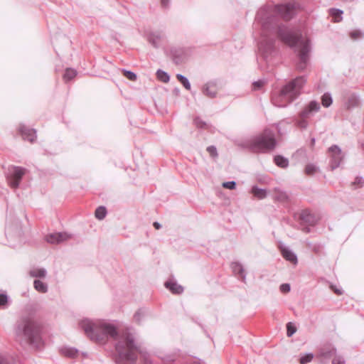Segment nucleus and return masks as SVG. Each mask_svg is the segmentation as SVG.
<instances>
[{
	"label": "nucleus",
	"instance_id": "49530a36",
	"mask_svg": "<svg viewBox=\"0 0 364 364\" xmlns=\"http://www.w3.org/2000/svg\"><path fill=\"white\" fill-rule=\"evenodd\" d=\"M141 316L142 313L140 311H139L134 314V318L137 322H139L141 321Z\"/></svg>",
	"mask_w": 364,
	"mask_h": 364
},
{
	"label": "nucleus",
	"instance_id": "7ed1b4c3",
	"mask_svg": "<svg viewBox=\"0 0 364 364\" xmlns=\"http://www.w3.org/2000/svg\"><path fill=\"white\" fill-rule=\"evenodd\" d=\"M80 327L85 331L86 335L92 341L99 343H105L109 337L117 338L116 327L105 321H92L89 319L82 320Z\"/></svg>",
	"mask_w": 364,
	"mask_h": 364
},
{
	"label": "nucleus",
	"instance_id": "f3484780",
	"mask_svg": "<svg viewBox=\"0 0 364 364\" xmlns=\"http://www.w3.org/2000/svg\"><path fill=\"white\" fill-rule=\"evenodd\" d=\"M274 199L281 203H284L289 200V195L284 191L279 188H275L273 190Z\"/></svg>",
	"mask_w": 364,
	"mask_h": 364
},
{
	"label": "nucleus",
	"instance_id": "de8ad7c7",
	"mask_svg": "<svg viewBox=\"0 0 364 364\" xmlns=\"http://www.w3.org/2000/svg\"><path fill=\"white\" fill-rule=\"evenodd\" d=\"M0 364H9L6 358L2 355H0Z\"/></svg>",
	"mask_w": 364,
	"mask_h": 364
},
{
	"label": "nucleus",
	"instance_id": "7c9ffc66",
	"mask_svg": "<svg viewBox=\"0 0 364 364\" xmlns=\"http://www.w3.org/2000/svg\"><path fill=\"white\" fill-rule=\"evenodd\" d=\"M318 171V168L313 164H307L305 168L306 174L309 175V176L314 175Z\"/></svg>",
	"mask_w": 364,
	"mask_h": 364
},
{
	"label": "nucleus",
	"instance_id": "f704fd0d",
	"mask_svg": "<svg viewBox=\"0 0 364 364\" xmlns=\"http://www.w3.org/2000/svg\"><path fill=\"white\" fill-rule=\"evenodd\" d=\"M296 331V327L291 323H288L287 325V335L291 337Z\"/></svg>",
	"mask_w": 364,
	"mask_h": 364
},
{
	"label": "nucleus",
	"instance_id": "20e7f679",
	"mask_svg": "<svg viewBox=\"0 0 364 364\" xmlns=\"http://www.w3.org/2000/svg\"><path fill=\"white\" fill-rule=\"evenodd\" d=\"M15 334L19 341L39 348L43 346L38 324L28 317L21 318L16 324Z\"/></svg>",
	"mask_w": 364,
	"mask_h": 364
},
{
	"label": "nucleus",
	"instance_id": "39448f33",
	"mask_svg": "<svg viewBox=\"0 0 364 364\" xmlns=\"http://www.w3.org/2000/svg\"><path fill=\"white\" fill-rule=\"evenodd\" d=\"M306 82L305 76L296 77L284 86L277 95L272 96V103L279 107H286L301 94V90Z\"/></svg>",
	"mask_w": 364,
	"mask_h": 364
},
{
	"label": "nucleus",
	"instance_id": "c9c22d12",
	"mask_svg": "<svg viewBox=\"0 0 364 364\" xmlns=\"http://www.w3.org/2000/svg\"><path fill=\"white\" fill-rule=\"evenodd\" d=\"M123 73H124V75L129 80H132V81H134L136 80V75L132 72V71H129V70H123Z\"/></svg>",
	"mask_w": 364,
	"mask_h": 364
},
{
	"label": "nucleus",
	"instance_id": "4c0bfd02",
	"mask_svg": "<svg viewBox=\"0 0 364 364\" xmlns=\"http://www.w3.org/2000/svg\"><path fill=\"white\" fill-rule=\"evenodd\" d=\"M207 151L213 158H216L218 156L217 149L214 146H208L207 147Z\"/></svg>",
	"mask_w": 364,
	"mask_h": 364
},
{
	"label": "nucleus",
	"instance_id": "b1692460",
	"mask_svg": "<svg viewBox=\"0 0 364 364\" xmlns=\"http://www.w3.org/2000/svg\"><path fill=\"white\" fill-rule=\"evenodd\" d=\"M61 352L63 355L70 358H75L78 353V350L76 348L70 347L63 348Z\"/></svg>",
	"mask_w": 364,
	"mask_h": 364
},
{
	"label": "nucleus",
	"instance_id": "37998d69",
	"mask_svg": "<svg viewBox=\"0 0 364 364\" xmlns=\"http://www.w3.org/2000/svg\"><path fill=\"white\" fill-rule=\"evenodd\" d=\"M291 289L290 285L289 284H282L280 286V291L283 293H288Z\"/></svg>",
	"mask_w": 364,
	"mask_h": 364
},
{
	"label": "nucleus",
	"instance_id": "09e8293b",
	"mask_svg": "<svg viewBox=\"0 0 364 364\" xmlns=\"http://www.w3.org/2000/svg\"><path fill=\"white\" fill-rule=\"evenodd\" d=\"M170 0H161V6L164 8L168 7Z\"/></svg>",
	"mask_w": 364,
	"mask_h": 364
},
{
	"label": "nucleus",
	"instance_id": "a19ab883",
	"mask_svg": "<svg viewBox=\"0 0 364 364\" xmlns=\"http://www.w3.org/2000/svg\"><path fill=\"white\" fill-rule=\"evenodd\" d=\"M332 364H346V362L341 356L336 355L333 358Z\"/></svg>",
	"mask_w": 364,
	"mask_h": 364
},
{
	"label": "nucleus",
	"instance_id": "72a5a7b5",
	"mask_svg": "<svg viewBox=\"0 0 364 364\" xmlns=\"http://www.w3.org/2000/svg\"><path fill=\"white\" fill-rule=\"evenodd\" d=\"M161 360L164 364H172L176 360L174 355H166L161 357Z\"/></svg>",
	"mask_w": 364,
	"mask_h": 364
},
{
	"label": "nucleus",
	"instance_id": "a211bd4d",
	"mask_svg": "<svg viewBox=\"0 0 364 364\" xmlns=\"http://www.w3.org/2000/svg\"><path fill=\"white\" fill-rule=\"evenodd\" d=\"M360 100L358 97L355 94H350L348 96L345 102V106L347 109H352L358 107Z\"/></svg>",
	"mask_w": 364,
	"mask_h": 364
},
{
	"label": "nucleus",
	"instance_id": "9d476101",
	"mask_svg": "<svg viewBox=\"0 0 364 364\" xmlns=\"http://www.w3.org/2000/svg\"><path fill=\"white\" fill-rule=\"evenodd\" d=\"M70 237V235L66 232H59L48 235L46 237V240L50 244H59L69 240Z\"/></svg>",
	"mask_w": 364,
	"mask_h": 364
},
{
	"label": "nucleus",
	"instance_id": "473e14b6",
	"mask_svg": "<svg viewBox=\"0 0 364 364\" xmlns=\"http://www.w3.org/2000/svg\"><path fill=\"white\" fill-rule=\"evenodd\" d=\"M364 185V180L362 177L357 176L355 178V181L352 182L351 186L354 187V188H361Z\"/></svg>",
	"mask_w": 364,
	"mask_h": 364
},
{
	"label": "nucleus",
	"instance_id": "5701e85b",
	"mask_svg": "<svg viewBox=\"0 0 364 364\" xmlns=\"http://www.w3.org/2000/svg\"><path fill=\"white\" fill-rule=\"evenodd\" d=\"M274 161L281 168H287L289 165L288 159L280 155L274 156Z\"/></svg>",
	"mask_w": 364,
	"mask_h": 364
},
{
	"label": "nucleus",
	"instance_id": "393cba45",
	"mask_svg": "<svg viewBox=\"0 0 364 364\" xmlns=\"http://www.w3.org/2000/svg\"><path fill=\"white\" fill-rule=\"evenodd\" d=\"M329 13L333 18L335 22H340L342 20L343 11L338 9H331Z\"/></svg>",
	"mask_w": 364,
	"mask_h": 364
},
{
	"label": "nucleus",
	"instance_id": "bb28decb",
	"mask_svg": "<svg viewBox=\"0 0 364 364\" xmlns=\"http://www.w3.org/2000/svg\"><path fill=\"white\" fill-rule=\"evenodd\" d=\"M156 76L157 78L163 82H168L170 80V77L168 73L160 69L156 71Z\"/></svg>",
	"mask_w": 364,
	"mask_h": 364
},
{
	"label": "nucleus",
	"instance_id": "1a4fd4ad",
	"mask_svg": "<svg viewBox=\"0 0 364 364\" xmlns=\"http://www.w3.org/2000/svg\"><path fill=\"white\" fill-rule=\"evenodd\" d=\"M321 108L320 104L315 101H311L299 113V117L310 118L313 117Z\"/></svg>",
	"mask_w": 364,
	"mask_h": 364
},
{
	"label": "nucleus",
	"instance_id": "ddd939ff",
	"mask_svg": "<svg viewBox=\"0 0 364 364\" xmlns=\"http://www.w3.org/2000/svg\"><path fill=\"white\" fill-rule=\"evenodd\" d=\"M299 219L304 223L309 225H314L317 222V218L308 210H304L301 213Z\"/></svg>",
	"mask_w": 364,
	"mask_h": 364
},
{
	"label": "nucleus",
	"instance_id": "4be33fe9",
	"mask_svg": "<svg viewBox=\"0 0 364 364\" xmlns=\"http://www.w3.org/2000/svg\"><path fill=\"white\" fill-rule=\"evenodd\" d=\"M34 288L36 291L41 293H46L48 291V285L41 280L36 279L33 282Z\"/></svg>",
	"mask_w": 364,
	"mask_h": 364
},
{
	"label": "nucleus",
	"instance_id": "79ce46f5",
	"mask_svg": "<svg viewBox=\"0 0 364 364\" xmlns=\"http://www.w3.org/2000/svg\"><path fill=\"white\" fill-rule=\"evenodd\" d=\"M351 38L356 40L363 36V33L360 31H354L350 33Z\"/></svg>",
	"mask_w": 364,
	"mask_h": 364
},
{
	"label": "nucleus",
	"instance_id": "a878e982",
	"mask_svg": "<svg viewBox=\"0 0 364 364\" xmlns=\"http://www.w3.org/2000/svg\"><path fill=\"white\" fill-rule=\"evenodd\" d=\"M177 80L183 85V87L188 90H191V84L186 77L181 74H177L176 75Z\"/></svg>",
	"mask_w": 364,
	"mask_h": 364
},
{
	"label": "nucleus",
	"instance_id": "864d4df0",
	"mask_svg": "<svg viewBox=\"0 0 364 364\" xmlns=\"http://www.w3.org/2000/svg\"><path fill=\"white\" fill-rule=\"evenodd\" d=\"M304 231H305V232H309V228H305L304 229Z\"/></svg>",
	"mask_w": 364,
	"mask_h": 364
},
{
	"label": "nucleus",
	"instance_id": "8fccbe9b",
	"mask_svg": "<svg viewBox=\"0 0 364 364\" xmlns=\"http://www.w3.org/2000/svg\"><path fill=\"white\" fill-rule=\"evenodd\" d=\"M154 226L156 230H159L161 228V225L158 222H154Z\"/></svg>",
	"mask_w": 364,
	"mask_h": 364
},
{
	"label": "nucleus",
	"instance_id": "6ab92c4d",
	"mask_svg": "<svg viewBox=\"0 0 364 364\" xmlns=\"http://www.w3.org/2000/svg\"><path fill=\"white\" fill-rule=\"evenodd\" d=\"M282 255L287 260L295 264L297 262L296 255L290 249L287 247L282 248Z\"/></svg>",
	"mask_w": 364,
	"mask_h": 364
},
{
	"label": "nucleus",
	"instance_id": "6e6552de",
	"mask_svg": "<svg viewBox=\"0 0 364 364\" xmlns=\"http://www.w3.org/2000/svg\"><path fill=\"white\" fill-rule=\"evenodd\" d=\"M330 161L329 166L331 170L338 168L344 159V154L341 149L337 145H332L328 149Z\"/></svg>",
	"mask_w": 364,
	"mask_h": 364
},
{
	"label": "nucleus",
	"instance_id": "e433bc0d",
	"mask_svg": "<svg viewBox=\"0 0 364 364\" xmlns=\"http://www.w3.org/2000/svg\"><path fill=\"white\" fill-rule=\"evenodd\" d=\"M306 119L307 118L300 117V119L297 121V125L301 129H306L309 125Z\"/></svg>",
	"mask_w": 364,
	"mask_h": 364
},
{
	"label": "nucleus",
	"instance_id": "0eeeda50",
	"mask_svg": "<svg viewBox=\"0 0 364 364\" xmlns=\"http://www.w3.org/2000/svg\"><path fill=\"white\" fill-rule=\"evenodd\" d=\"M26 171V168L20 166H12L9 168L6 179L9 186L13 188H17Z\"/></svg>",
	"mask_w": 364,
	"mask_h": 364
},
{
	"label": "nucleus",
	"instance_id": "f03ea898",
	"mask_svg": "<svg viewBox=\"0 0 364 364\" xmlns=\"http://www.w3.org/2000/svg\"><path fill=\"white\" fill-rule=\"evenodd\" d=\"M115 363L117 364H129L136 362L137 353H140L146 364L151 363L149 355L140 350L139 346L135 343L134 336L129 333H123L115 344Z\"/></svg>",
	"mask_w": 364,
	"mask_h": 364
},
{
	"label": "nucleus",
	"instance_id": "c756f323",
	"mask_svg": "<svg viewBox=\"0 0 364 364\" xmlns=\"http://www.w3.org/2000/svg\"><path fill=\"white\" fill-rule=\"evenodd\" d=\"M322 105L325 107H328L332 104V97L329 93H325L321 97Z\"/></svg>",
	"mask_w": 364,
	"mask_h": 364
},
{
	"label": "nucleus",
	"instance_id": "dca6fc26",
	"mask_svg": "<svg viewBox=\"0 0 364 364\" xmlns=\"http://www.w3.org/2000/svg\"><path fill=\"white\" fill-rule=\"evenodd\" d=\"M165 287L173 294H181L183 291V287L173 281L166 282Z\"/></svg>",
	"mask_w": 364,
	"mask_h": 364
},
{
	"label": "nucleus",
	"instance_id": "c85d7f7f",
	"mask_svg": "<svg viewBox=\"0 0 364 364\" xmlns=\"http://www.w3.org/2000/svg\"><path fill=\"white\" fill-rule=\"evenodd\" d=\"M77 75V72L75 70L72 68H67L65 70L63 77L65 80H70L73 79Z\"/></svg>",
	"mask_w": 364,
	"mask_h": 364
},
{
	"label": "nucleus",
	"instance_id": "ea45409f",
	"mask_svg": "<svg viewBox=\"0 0 364 364\" xmlns=\"http://www.w3.org/2000/svg\"><path fill=\"white\" fill-rule=\"evenodd\" d=\"M264 85V81L259 80L258 81H255L252 84L253 90H258L261 89Z\"/></svg>",
	"mask_w": 364,
	"mask_h": 364
},
{
	"label": "nucleus",
	"instance_id": "f8f14e48",
	"mask_svg": "<svg viewBox=\"0 0 364 364\" xmlns=\"http://www.w3.org/2000/svg\"><path fill=\"white\" fill-rule=\"evenodd\" d=\"M203 93L209 98H214L217 94V84L210 81L205 83L203 87Z\"/></svg>",
	"mask_w": 364,
	"mask_h": 364
},
{
	"label": "nucleus",
	"instance_id": "9b49d317",
	"mask_svg": "<svg viewBox=\"0 0 364 364\" xmlns=\"http://www.w3.org/2000/svg\"><path fill=\"white\" fill-rule=\"evenodd\" d=\"M18 131L24 140H28L30 142H33L36 138V130L29 129L25 125H20Z\"/></svg>",
	"mask_w": 364,
	"mask_h": 364
},
{
	"label": "nucleus",
	"instance_id": "3c124183",
	"mask_svg": "<svg viewBox=\"0 0 364 364\" xmlns=\"http://www.w3.org/2000/svg\"><path fill=\"white\" fill-rule=\"evenodd\" d=\"M335 292H336L337 294H342V292H341L340 290H338V289H335Z\"/></svg>",
	"mask_w": 364,
	"mask_h": 364
},
{
	"label": "nucleus",
	"instance_id": "f257e3e1",
	"mask_svg": "<svg viewBox=\"0 0 364 364\" xmlns=\"http://www.w3.org/2000/svg\"><path fill=\"white\" fill-rule=\"evenodd\" d=\"M297 4L288 3L281 5H267L262 7L257 14L256 20L260 23L262 38L259 48L265 53H270L274 47L275 34L291 48H296L299 51V62L296 68L304 70L309 60L310 52L309 40L302 39L297 31L289 29L278 23L279 17L287 21L292 18Z\"/></svg>",
	"mask_w": 364,
	"mask_h": 364
},
{
	"label": "nucleus",
	"instance_id": "2eb2a0df",
	"mask_svg": "<svg viewBox=\"0 0 364 364\" xmlns=\"http://www.w3.org/2000/svg\"><path fill=\"white\" fill-rule=\"evenodd\" d=\"M231 269L235 275L239 276L242 280V282H245L246 274L242 265L240 262H232Z\"/></svg>",
	"mask_w": 364,
	"mask_h": 364
},
{
	"label": "nucleus",
	"instance_id": "412c9836",
	"mask_svg": "<svg viewBox=\"0 0 364 364\" xmlns=\"http://www.w3.org/2000/svg\"><path fill=\"white\" fill-rule=\"evenodd\" d=\"M29 274L32 277L44 278L47 272L44 268H34L29 272Z\"/></svg>",
	"mask_w": 364,
	"mask_h": 364
},
{
	"label": "nucleus",
	"instance_id": "4468645a",
	"mask_svg": "<svg viewBox=\"0 0 364 364\" xmlns=\"http://www.w3.org/2000/svg\"><path fill=\"white\" fill-rule=\"evenodd\" d=\"M164 35L160 31L151 32L148 36V41L155 48H158L162 41Z\"/></svg>",
	"mask_w": 364,
	"mask_h": 364
},
{
	"label": "nucleus",
	"instance_id": "a18cd8bd",
	"mask_svg": "<svg viewBox=\"0 0 364 364\" xmlns=\"http://www.w3.org/2000/svg\"><path fill=\"white\" fill-rule=\"evenodd\" d=\"M8 297L6 294H0V306H4L6 304Z\"/></svg>",
	"mask_w": 364,
	"mask_h": 364
},
{
	"label": "nucleus",
	"instance_id": "cd10ccee",
	"mask_svg": "<svg viewBox=\"0 0 364 364\" xmlns=\"http://www.w3.org/2000/svg\"><path fill=\"white\" fill-rule=\"evenodd\" d=\"M95 217L99 220H102L107 215V210L104 206L98 207L95 210Z\"/></svg>",
	"mask_w": 364,
	"mask_h": 364
},
{
	"label": "nucleus",
	"instance_id": "c03bdc74",
	"mask_svg": "<svg viewBox=\"0 0 364 364\" xmlns=\"http://www.w3.org/2000/svg\"><path fill=\"white\" fill-rule=\"evenodd\" d=\"M194 123L198 127L203 128L205 126V122H203L200 118L197 117L194 119Z\"/></svg>",
	"mask_w": 364,
	"mask_h": 364
},
{
	"label": "nucleus",
	"instance_id": "58836bf2",
	"mask_svg": "<svg viewBox=\"0 0 364 364\" xmlns=\"http://www.w3.org/2000/svg\"><path fill=\"white\" fill-rule=\"evenodd\" d=\"M223 187L230 190H234L236 188V183L233 181L224 182Z\"/></svg>",
	"mask_w": 364,
	"mask_h": 364
},
{
	"label": "nucleus",
	"instance_id": "2f4dec72",
	"mask_svg": "<svg viewBox=\"0 0 364 364\" xmlns=\"http://www.w3.org/2000/svg\"><path fill=\"white\" fill-rule=\"evenodd\" d=\"M314 358V354L313 353H306L302 356H301L299 359V363L301 364H306L308 363H310Z\"/></svg>",
	"mask_w": 364,
	"mask_h": 364
},
{
	"label": "nucleus",
	"instance_id": "aec40b11",
	"mask_svg": "<svg viewBox=\"0 0 364 364\" xmlns=\"http://www.w3.org/2000/svg\"><path fill=\"white\" fill-rule=\"evenodd\" d=\"M251 193L258 199L265 198L267 196V191L266 189L259 188L257 186H252Z\"/></svg>",
	"mask_w": 364,
	"mask_h": 364
},
{
	"label": "nucleus",
	"instance_id": "423d86ee",
	"mask_svg": "<svg viewBox=\"0 0 364 364\" xmlns=\"http://www.w3.org/2000/svg\"><path fill=\"white\" fill-rule=\"evenodd\" d=\"M277 144L274 133L265 129L262 134L243 142V146L254 153H266L272 151Z\"/></svg>",
	"mask_w": 364,
	"mask_h": 364
},
{
	"label": "nucleus",
	"instance_id": "603ef678",
	"mask_svg": "<svg viewBox=\"0 0 364 364\" xmlns=\"http://www.w3.org/2000/svg\"><path fill=\"white\" fill-rule=\"evenodd\" d=\"M314 144H315V139H314V138H313V139H311V145H312V146H314Z\"/></svg>",
	"mask_w": 364,
	"mask_h": 364
}]
</instances>
